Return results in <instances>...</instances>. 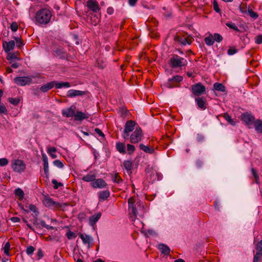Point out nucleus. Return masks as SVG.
Masks as SVG:
<instances>
[{
	"mask_svg": "<svg viewBox=\"0 0 262 262\" xmlns=\"http://www.w3.org/2000/svg\"><path fill=\"white\" fill-rule=\"evenodd\" d=\"M52 12L47 9H42L39 10L35 16L36 21L40 24H47L49 23Z\"/></svg>",
	"mask_w": 262,
	"mask_h": 262,
	"instance_id": "nucleus-1",
	"label": "nucleus"
},
{
	"mask_svg": "<svg viewBox=\"0 0 262 262\" xmlns=\"http://www.w3.org/2000/svg\"><path fill=\"white\" fill-rule=\"evenodd\" d=\"M71 86L70 83L68 82H58L56 81H52L45 84L42 85L39 89L40 91L43 93H46L51 90L54 87L56 89H61L62 87L69 88Z\"/></svg>",
	"mask_w": 262,
	"mask_h": 262,
	"instance_id": "nucleus-2",
	"label": "nucleus"
},
{
	"mask_svg": "<svg viewBox=\"0 0 262 262\" xmlns=\"http://www.w3.org/2000/svg\"><path fill=\"white\" fill-rule=\"evenodd\" d=\"M187 61L178 55L173 54L169 60V64L172 68L182 67L186 65Z\"/></svg>",
	"mask_w": 262,
	"mask_h": 262,
	"instance_id": "nucleus-3",
	"label": "nucleus"
},
{
	"mask_svg": "<svg viewBox=\"0 0 262 262\" xmlns=\"http://www.w3.org/2000/svg\"><path fill=\"white\" fill-rule=\"evenodd\" d=\"M136 125L135 121L130 120L126 122L122 136L124 140L129 139V133L134 130Z\"/></svg>",
	"mask_w": 262,
	"mask_h": 262,
	"instance_id": "nucleus-4",
	"label": "nucleus"
},
{
	"mask_svg": "<svg viewBox=\"0 0 262 262\" xmlns=\"http://www.w3.org/2000/svg\"><path fill=\"white\" fill-rule=\"evenodd\" d=\"M128 210L130 213L134 217H136L138 212L139 207L140 208V205L139 202L136 203L135 199L133 197L130 198L128 200Z\"/></svg>",
	"mask_w": 262,
	"mask_h": 262,
	"instance_id": "nucleus-5",
	"label": "nucleus"
},
{
	"mask_svg": "<svg viewBox=\"0 0 262 262\" xmlns=\"http://www.w3.org/2000/svg\"><path fill=\"white\" fill-rule=\"evenodd\" d=\"M142 136L143 133L141 127H137L129 136V141L133 144L137 143L141 141Z\"/></svg>",
	"mask_w": 262,
	"mask_h": 262,
	"instance_id": "nucleus-6",
	"label": "nucleus"
},
{
	"mask_svg": "<svg viewBox=\"0 0 262 262\" xmlns=\"http://www.w3.org/2000/svg\"><path fill=\"white\" fill-rule=\"evenodd\" d=\"M223 40V37L220 34H209V36L204 39L205 43L208 46H212L215 41L220 42Z\"/></svg>",
	"mask_w": 262,
	"mask_h": 262,
	"instance_id": "nucleus-7",
	"label": "nucleus"
},
{
	"mask_svg": "<svg viewBox=\"0 0 262 262\" xmlns=\"http://www.w3.org/2000/svg\"><path fill=\"white\" fill-rule=\"evenodd\" d=\"M192 93L195 96H200L206 92V88L201 82L197 83L191 86Z\"/></svg>",
	"mask_w": 262,
	"mask_h": 262,
	"instance_id": "nucleus-8",
	"label": "nucleus"
},
{
	"mask_svg": "<svg viewBox=\"0 0 262 262\" xmlns=\"http://www.w3.org/2000/svg\"><path fill=\"white\" fill-rule=\"evenodd\" d=\"M187 34H186V35H178L176 34L174 36V39L176 41L183 46L187 44L190 45L192 42L191 37L190 35L186 36Z\"/></svg>",
	"mask_w": 262,
	"mask_h": 262,
	"instance_id": "nucleus-9",
	"label": "nucleus"
},
{
	"mask_svg": "<svg viewBox=\"0 0 262 262\" xmlns=\"http://www.w3.org/2000/svg\"><path fill=\"white\" fill-rule=\"evenodd\" d=\"M14 82L20 86L30 85L32 83L31 77L28 76H18L14 79Z\"/></svg>",
	"mask_w": 262,
	"mask_h": 262,
	"instance_id": "nucleus-10",
	"label": "nucleus"
},
{
	"mask_svg": "<svg viewBox=\"0 0 262 262\" xmlns=\"http://www.w3.org/2000/svg\"><path fill=\"white\" fill-rule=\"evenodd\" d=\"M12 167L14 171L20 173L25 170L26 164L23 160L17 159L12 162Z\"/></svg>",
	"mask_w": 262,
	"mask_h": 262,
	"instance_id": "nucleus-11",
	"label": "nucleus"
},
{
	"mask_svg": "<svg viewBox=\"0 0 262 262\" xmlns=\"http://www.w3.org/2000/svg\"><path fill=\"white\" fill-rule=\"evenodd\" d=\"M43 204L45 205V206L52 208L53 209H59L61 207V205L59 203L57 202L53 201V200L48 197L45 198L42 201Z\"/></svg>",
	"mask_w": 262,
	"mask_h": 262,
	"instance_id": "nucleus-12",
	"label": "nucleus"
},
{
	"mask_svg": "<svg viewBox=\"0 0 262 262\" xmlns=\"http://www.w3.org/2000/svg\"><path fill=\"white\" fill-rule=\"evenodd\" d=\"M241 119L247 125L249 126V128H251L250 126L252 125L254 122L255 117L251 114L246 113L242 114Z\"/></svg>",
	"mask_w": 262,
	"mask_h": 262,
	"instance_id": "nucleus-13",
	"label": "nucleus"
},
{
	"mask_svg": "<svg viewBox=\"0 0 262 262\" xmlns=\"http://www.w3.org/2000/svg\"><path fill=\"white\" fill-rule=\"evenodd\" d=\"M183 77L180 75L173 76L172 78L169 79L166 83V86L168 88H173L178 86L177 84L182 81Z\"/></svg>",
	"mask_w": 262,
	"mask_h": 262,
	"instance_id": "nucleus-14",
	"label": "nucleus"
},
{
	"mask_svg": "<svg viewBox=\"0 0 262 262\" xmlns=\"http://www.w3.org/2000/svg\"><path fill=\"white\" fill-rule=\"evenodd\" d=\"M75 108L76 107L74 105H72L70 107L62 110L61 111L62 115L67 118L74 117Z\"/></svg>",
	"mask_w": 262,
	"mask_h": 262,
	"instance_id": "nucleus-15",
	"label": "nucleus"
},
{
	"mask_svg": "<svg viewBox=\"0 0 262 262\" xmlns=\"http://www.w3.org/2000/svg\"><path fill=\"white\" fill-rule=\"evenodd\" d=\"M86 4L88 8L93 12L96 13L100 9L98 2L96 1L88 0Z\"/></svg>",
	"mask_w": 262,
	"mask_h": 262,
	"instance_id": "nucleus-16",
	"label": "nucleus"
},
{
	"mask_svg": "<svg viewBox=\"0 0 262 262\" xmlns=\"http://www.w3.org/2000/svg\"><path fill=\"white\" fill-rule=\"evenodd\" d=\"M90 115L88 113H83L80 111H77L74 115V120L81 121L84 119H88Z\"/></svg>",
	"mask_w": 262,
	"mask_h": 262,
	"instance_id": "nucleus-17",
	"label": "nucleus"
},
{
	"mask_svg": "<svg viewBox=\"0 0 262 262\" xmlns=\"http://www.w3.org/2000/svg\"><path fill=\"white\" fill-rule=\"evenodd\" d=\"M79 237L81 239L84 244H87L88 245L89 248L92 247V244L93 243V239L91 236L88 234L80 233L79 234Z\"/></svg>",
	"mask_w": 262,
	"mask_h": 262,
	"instance_id": "nucleus-18",
	"label": "nucleus"
},
{
	"mask_svg": "<svg viewBox=\"0 0 262 262\" xmlns=\"http://www.w3.org/2000/svg\"><path fill=\"white\" fill-rule=\"evenodd\" d=\"M92 186L93 188H102L107 186V183L102 179H95L94 181L91 183Z\"/></svg>",
	"mask_w": 262,
	"mask_h": 262,
	"instance_id": "nucleus-19",
	"label": "nucleus"
},
{
	"mask_svg": "<svg viewBox=\"0 0 262 262\" xmlns=\"http://www.w3.org/2000/svg\"><path fill=\"white\" fill-rule=\"evenodd\" d=\"M84 94V91L72 89L67 92V96L69 98H73L76 96H83Z\"/></svg>",
	"mask_w": 262,
	"mask_h": 262,
	"instance_id": "nucleus-20",
	"label": "nucleus"
},
{
	"mask_svg": "<svg viewBox=\"0 0 262 262\" xmlns=\"http://www.w3.org/2000/svg\"><path fill=\"white\" fill-rule=\"evenodd\" d=\"M15 46V42L14 40H11L8 42L4 41L3 42V48L5 52L7 53H9L13 50Z\"/></svg>",
	"mask_w": 262,
	"mask_h": 262,
	"instance_id": "nucleus-21",
	"label": "nucleus"
},
{
	"mask_svg": "<svg viewBox=\"0 0 262 262\" xmlns=\"http://www.w3.org/2000/svg\"><path fill=\"white\" fill-rule=\"evenodd\" d=\"M42 161L43 165L44 172L46 174V177L48 178L49 176V169L48 157L45 154L42 155Z\"/></svg>",
	"mask_w": 262,
	"mask_h": 262,
	"instance_id": "nucleus-22",
	"label": "nucleus"
},
{
	"mask_svg": "<svg viewBox=\"0 0 262 262\" xmlns=\"http://www.w3.org/2000/svg\"><path fill=\"white\" fill-rule=\"evenodd\" d=\"M195 101L199 108L203 110H205L206 108V102L202 97H198L195 98Z\"/></svg>",
	"mask_w": 262,
	"mask_h": 262,
	"instance_id": "nucleus-23",
	"label": "nucleus"
},
{
	"mask_svg": "<svg viewBox=\"0 0 262 262\" xmlns=\"http://www.w3.org/2000/svg\"><path fill=\"white\" fill-rule=\"evenodd\" d=\"M101 216V213L99 212L97 214H94L89 217V224L91 226H94L97 222L100 219Z\"/></svg>",
	"mask_w": 262,
	"mask_h": 262,
	"instance_id": "nucleus-24",
	"label": "nucleus"
},
{
	"mask_svg": "<svg viewBox=\"0 0 262 262\" xmlns=\"http://www.w3.org/2000/svg\"><path fill=\"white\" fill-rule=\"evenodd\" d=\"M98 194L100 202L106 200L110 195V192L108 190L101 191Z\"/></svg>",
	"mask_w": 262,
	"mask_h": 262,
	"instance_id": "nucleus-25",
	"label": "nucleus"
},
{
	"mask_svg": "<svg viewBox=\"0 0 262 262\" xmlns=\"http://www.w3.org/2000/svg\"><path fill=\"white\" fill-rule=\"evenodd\" d=\"M158 249L161 251L162 254L165 255H168L170 253L169 248L166 245L163 244H160L158 245Z\"/></svg>",
	"mask_w": 262,
	"mask_h": 262,
	"instance_id": "nucleus-26",
	"label": "nucleus"
},
{
	"mask_svg": "<svg viewBox=\"0 0 262 262\" xmlns=\"http://www.w3.org/2000/svg\"><path fill=\"white\" fill-rule=\"evenodd\" d=\"M139 147L141 150H142L146 153H148L150 154H155V150L154 148L151 146H148L144 145L143 144H140L139 145Z\"/></svg>",
	"mask_w": 262,
	"mask_h": 262,
	"instance_id": "nucleus-27",
	"label": "nucleus"
},
{
	"mask_svg": "<svg viewBox=\"0 0 262 262\" xmlns=\"http://www.w3.org/2000/svg\"><path fill=\"white\" fill-rule=\"evenodd\" d=\"M19 53L18 52H15L13 53L9 52L7 53V59L8 60L12 59H17L20 60V57H19Z\"/></svg>",
	"mask_w": 262,
	"mask_h": 262,
	"instance_id": "nucleus-28",
	"label": "nucleus"
},
{
	"mask_svg": "<svg viewBox=\"0 0 262 262\" xmlns=\"http://www.w3.org/2000/svg\"><path fill=\"white\" fill-rule=\"evenodd\" d=\"M123 167L129 173L132 172L133 163L131 161L126 160L123 162Z\"/></svg>",
	"mask_w": 262,
	"mask_h": 262,
	"instance_id": "nucleus-29",
	"label": "nucleus"
},
{
	"mask_svg": "<svg viewBox=\"0 0 262 262\" xmlns=\"http://www.w3.org/2000/svg\"><path fill=\"white\" fill-rule=\"evenodd\" d=\"M55 55L59 58L64 59L67 57L65 51L62 49H57L55 51Z\"/></svg>",
	"mask_w": 262,
	"mask_h": 262,
	"instance_id": "nucleus-30",
	"label": "nucleus"
},
{
	"mask_svg": "<svg viewBox=\"0 0 262 262\" xmlns=\"http://www.w3.org/2000/svg\"><path fill=\"white\" fill-rule=\"evenodd\" d=\"M116 149L121 154H125L126 153L125 145L123 143L118 142L116 143Z\"/></svg>",
	"mask_w": 262,
	"mask_h": 262,
	"instance_id": "nucleus-31",
	"label": "nucleus"
},
{
	"mask_svg": "<svg viewBox=\"0 0 262 262\" xmlns=\"http://www.w3.org/2000/svg\"><path fill=\"white\" fill-rule=\"evenodd\" d=\"M254 123L255 129L258 133H262V121L261 120H257L253 122Z\"/></svg>",
	"mask_w": 262,
	"mask_h": 262,
	"instance_id": "nucleus-32",
	"label": "nucleus"
},
{
	"mask_svg": "<svg viewBox=\"0 0 262 262\" xmlns=\"http://www.w3.org/2000/svg\"><path fill=\"white\" fill-rule=\"evenodd\" d=\"M213 88L215 90L224 92L226 91L225 86L221 83L215 82L213 84Z\"/></svg>",
	"mask_w": 262,
	"mask_h": 262,
	"instance_id": "nucleus-33",
	"label": "nucleus"
},
{
	"mask_svg": "<svg viewBox=\"0 0 262 262\" xmlns=\"http://www.w3.org/2000/svg\"><path fill=\"white\" fill-rule=\"evenodd\" d=\"M96 176L95 174H88L82 178V180L86 182H94Z\"/></svg>",
	"mask_w": 262,
	"mask_h": 262,
	"instance_id": "nucleus-34",
	"label": "nucleus"
},
{
	"mask_svg": "<svg viewBox=\"0 0 262 262\" xmlns=\"http://www.w3.org/2000/svg\"><path fill=\"white\" fill-rule=\"evenodd\" d=\"M14 193L16 196H18L19 200H22L24 197V193L21 189L18 188L14 191Z\"/></svg>",
	"mask_w": 262,
	"mask_h": 262,
	"instance_id": "nucleus-35",
	"label": "nucleus"
},
{
	"mask_svg": "<svg viewBox=\"0 0 262 262\" xmlns=\"http://www.w3.org/2000/svg\"><path fill=\"white\" fill-rule=\"evenodd\" d=\"M251 171L252 174L254 178L255 182L257 184H259L260 183L259 176H258L256 169L254 168H252L251 169Z\"/></svg>",
	"mask_w": 262,
	"mask_h": 262,
	"instance_id": "nucleus-36",
	"label": "nucleus"
},
{
	"mask_svg": "<svg viewBox=\"0 0 262 262\" xmlns=\"http://www.w3.org/2000/svg\"><path fill=\"white\" fill-rule=\"evenodd\" d=\"M224 119L228 121V122L233 126L235 125V122L234 121L231 116L227 113H225L223 116Z\"/></svg>",
	"mask_w": 262,
	"mask_h": 262,
	"instance_id": "nucleus-37",
	"label": "nucleus"
},
{
	"mask_svg": "<svg viewBox=\"0 0 262 262\" xmlns=\"http://www.w3.org/2000/svg\"><path fill=\"white\" fill-rule=\"evenodd\" d=\"M113 181L114 182L119 184L122 182L123 180L118 173H116L113 177Z\"/></svg>",
	"mask_w": 262,
	"mask_h": 262,
	"instance_id": "nucleus-38",
	"label": "nucleus"
},
{
	"mask_svg": "<svg viewBox=\"0 0 262 262\" xmlns=\"http://www.w3.org/2000/svg\"><path fill=\"white\" fill-rule=\"evenodd\" d=\"M8 100L14 105H17L20 102V99L18 98H9Z\"/></svg>",
	"mask_w": 262,
	"mask_h": 262,
	"instance_id": "nucleus-39",
	"label": "nucleus"
},
{
	"mask_svg": "<svg viewBox=\"0 0 262 262\" xmlns=\"http://www.w3.org/2000/svg\"><path fill=\"white\" fill-rule=\"evenodd\" d=\"M14 39L16 41V47L18 48H21L24 45L22 39L18 37H14Z\"/></svg>",
	"mask_w": 262,
	"mask_h": 262,
	"instance_id": "nucleus-40",
	"label": "nucleus"
},
{
	"mask_svg": "<svg viewBox=\"0 0 262 262\" xmlns=\"http://www.w3.org/2000/svg\"><path fill=\"white\" fill-rule=\"evenodd\" d=\"M135 146L132 144H127V151L128 155H132L135 151Z\"/></svg>",
	"mask_w": 262,
	"mask_h": 262,
	"instance_id": "nucleus-41",
	"label": "nucleus"
},
{
	"mask_svg": "<svg viewBox=\"0 0 262 262\" xmlns=\"http://www.w3.org/2000/svg\"><path fill=\"white\" fill-rule=\"evenodd\" d=\"M262 260V253H256L253 257V262H259Z\"/></svg>",
	"mask_w": 262,
	"mask_h": 262,
	"instance_id": "nucleus-42",
	"label": "nucleus"
},
{
	"mask_svg": "<svg viewBox=\"0 0 262 262\" xmlns=\"http://www.w3.org/2000/svg\"><path fill=\"white\" fill-rule=\"evenodd\" d=\"M248 11L251 18L255 19L258 17V14L256 12H254L251 8H248Z\"/></svg>",
	"mask_w": 262,
	"mask_h": 262,
	"instance_id": "nucleus-43",
	"label": "nucleus"
},
{
	"mask_svg": "<svg viewBox=\"0 0 262 262\" xmlns=\"http://www.w3.org/2000/svg\"><path fill=\"white\" fill-rule=\"evenodd\" d=\"M35 250V249L33 246H29L27 247V248L26 250V252L28 255L30 256L33 253Z\"/></svg>",
	"mask_w": 262,
	"mask_h": 262,
	"instance_id": "nucleus-44",
	"label": "nucleus"
},
{
	"mask_svg": "<svg viewBox=\"0 0 262 262\" xmlns=\"http://www.w3.org/2000/svg\"><path fill=\"white\" fill-rule=\"evenodd\" d=\"M29 209L30 211L33 212L35 214L36 216L38 215V214H39L38 209L34 205L30 204L29 205Z\"/></svg>",
	"mask_w": 262,
	"mask_h": 262,
	"instance_id": "nucleus-45",
	"label": "nucleus"
},
{
	"mask_svg": "<svg viewBox=\"0 0 262 262\" xmlns=\"http://www.w3.org/2000/svg\"><path fill=\"white\" fill-rule=\"evenodd\" d=\"M256 253H262V239L259 241L256 245Z\"/></svg>",
	"mask_w": 262,
	"mask_h": 262,
	"instance_id": "nucleus-46",
	"label": "nucleus"
},
{
	"mask_svg": "<svg viewBox=\"0 0 262 262\" xmlns=\"http://www.w3.org/2000/svg\"><path fill=\"white\" fill-rule=\"evenodd\" d=\"M10 248V244L9 242H7L3 248L4 253L8 255L9 254V250Z\"/></svg>",
	"mask_w": 262,
	"mask_h": 262,
	"instance_id": "nucleus-47",
	"label": "nucleus"
},
{
	"mask_svg": "<svg viewBox=\"0 0 262 262\" xmlns=\"http://www.w3.org/2000/svg\"><path fill=\"white\" fill-rule=\"evenodd\" d=\"M226 26H228L230 29H233L234 31H238V28L236 26L235 24L232 22H229L226 24Z\"/></svg>",
	"mask_w": 262,
	"mask_h": 262,
	"instance_id": "nucleus-48",
	"label": "nucleus"
},
{
	"mask_svg": "<svg viewBox=\"0 0 262 262\" xmlns=\"http://www.w3.org/2000/svg\"><path fill=\"white\" fill-rule=\"evenodd\" d=\"M66 235H67V238L69 239H71L74 238L76 237V234L74 232H73L70 230H69L67 232Z\"/></svg>",
	"mask_w": 262,
	"mask_h": 262,
	"instance_id": "nucleus-49",
	"label": "nucleus"
},
{
	"mask_svg": "<svg viewBox=\"0 0 262 262\" xmlns=\"http://www.w3.org/2000/svg\"><path fill=\"white\" fill-rule=\"evenodd\" d=\"M52 183L54 184L53 187L54 189H58L59 186H62L63 184L60 182H58L56 180L53 179Z\"/></svg>",
	"mask_w": 262,
	"mask_h": 262,
	"instance_id": "nucleus-50",
	"label": "nucleus"
},
{
	"mask_svg": "<svg viewBox=\"0 0 262 262\" xmlns=\"http://www.w3.org/2000/svg\"><path fill=\"white\" fill-rule=\"evenodd\" d=\"M53 164L55 166H56L59 168H62L64 166L63 163L61 161H60L59 160H56L54 161Z\"/></svg>",
	"mask_w": 262,
	"mask_h": 262,
	"instance_id": "nucleus-51",
	"label": "nucleus"
},
{
	"mask_svg": "<svg viewBox=\"0 0 262 262\" xmlns=\"http://www.w3.org/2000/svg\"><path fill=\"white\" fill-rule=\"evenodd\" d=\"M196 140L198 142L202 143L205 140V137L201 134H198L196 136Z\"/></svg>",
	"mask_w": 262,
	"mask_h": 262,
	"instance_id": "nucleus-52",
	"label": "nucleus"
},
{
	"mask_svg": "<svg viewBox=\"0 0 262 262\" xmlns=\"http://www.w3.org/2000/svg\"><path fill=\"white\" fill-rule=\"evenodd\" d=\"M8 113L7 110L3 103H0V113L7 114Z\"/></svg>",
	"mask_w": 262,
	"mask_h": 262,
	"instance_id": "nucleus-53",
	"label": "nucleus"
},
{
	"mask_svg": "<svg viewBox=\"0 0 262 262\" xmlns=\"http://www.w3.org/2000/svg\"><path fill=\"white\" fill-rule=\"evenodd\" d=\"M237 52V50L235 48H231L228 50V54L229 55H233Z\"/></svg>",
	"mask_w": 262,
	"mask_h": 262,
	"instance_id": "nucleus-54",
	"label": "nucleus"
},
{
	"mask_svg": "<svg viewBox=\"0 0 262 262\" xmlns=\"http://www.w3.org/2000/svg\"><path fill=\"white\" fill-rule=\"evenodd\" d=\"M255 42L258 45H260L262 43V34H259L255 37Z\"/></svg>",
	"mask_w": 262,
	"mask_h": 262,
	"instance_id": "nucleus-55",
	"label": "nucleus"
},
{
	"mask_svg": "<svg viewBox=\"0 0 262 262\" xmlns=\"http://www.w3.org/2000/svg\"><path fill=\"white\" fill-rule=\"evenodd\" d=\"M10 28L12 32H16L18 29V25L17 23H12L10 25Z\"/></svg>",
	"mask_w": 262,
	"mask_h": 262,
	"instance_id": "nucleus-56",
	"label": "nucleus"
},
{
	"mask_svg": "<svg viewBox=\"0 0 262 262\" xmlns=\"http://www.w3.org/2000/svg\"><path fill=\"white\" fill-rule=\"evenodd\" d=\"M8 163V160L6 158L0 159V166H5Z\"/></svg>",
	"mask_w": 262,
	"mask_h": 262,
	"instance_id": "nucleus-57",
	"label": "nucleus"
},
{
	"mask_svg": "<svg viewBox=\"0 0 262 262\" xmlns=\"http://www.w3.org/2000/svg\"><path fill=\"white\" fill-rule=\"evenodd\" d=\"M40 225L42 227H45L48 229H52L53 228L52 226H49L46 224V222L44 221H41L40 222Z\"/></svg>",
	"mask_w": 262,
	"mask_h": 262,
	"instance_id": "nucleus-58",
	"label": "nucleus"
},
{
	"mask_svg": "<svg viewBox=\"0 0 262 262\" xmlns=\"http://www.w3.org/2000/svg\"><path fill=\"white\" fill-rule=\"evenodd\" d=\"M213 9L217 13H219L220 12V9L219 8L218 4L217 2L215 0L213 1Z\"/></svg>",
	"mask_w": 262,
	"mask_h": 262,
	"instance_id": "nucleus-59",
	"label": "nucleus"
},
{
	"mask_svg": "<svg viewBox=\"0 0 262 262\" xmlns=\"http://www.w3.org/2000/svg\"><path fill=\"white\" fill-rule=\"evenodd\" d=\"M37 259L39 260L43 257V253L41 249H39L37 252Z\"/></svg>",
	"mask_w": 262,
	"mask_h": 262,
	"instance_id": "nucleus-60",
	"label": "nucleus"
},
{
	"mask_svg": "<svg viewBox=\"0 0 262 262\" xmlns=\"http://www.w3.org/2000/svg\"><path fill=\"white\" fill-rule=\"evenodd\" d=\"M95 132L100 137H104V134L103 133V132L101 131V129H100L98 128H96L95 129Z\"/></svg>",
	"mask_w": 262,
	"mask_h": 262,
	"instance_id": "nucleus-61",
	"label": "nucleus"
},
{
	"mask_svg": "<svg viewBox=\"0 0 262 262\" xmlns=\"http://www.w3.org/2000/svg\"><path fill=\"white\" fill-rule=\"evenodd\" d=\"M196 166L198 168H201L203 165V162L201 160H197L195 162Z\"/></svg>",
	"mask_w": 262,
	"mask_h": 262,
	"instance_id": "nucleus-62",
	"label": "nucleus"
},
{
	"mask_svg": "<svg viewBox=\"0 0 262 262\" xmlns=\"http://www.w3.org/2000/svg\"><path fill=\"white\" fill-rule=\"evenodd\" d=\"M56 151V149L54 147H51L48 148V153L49 154H53V152H55Z\"/></svg>",
	"mask_w": 262,
	"mask_h": 262,
	"instance_id": "nucleus-63",
	"label": "nucleus"
},
{
	"mask_svg": "<svg viewBox=\"0 0 262 262\" xmlns=\"http://www.w3.org/2000/svg\"><path fill=\"white\" fill-rule=\"evenodd\" d=\"M138 0H128V3L130 6H135L137 3Z\"/></svg>",
	"mask_w": 262,
	"mask_h": 262,
	"instance_id": "nucleus-64",
	"label": "nucleus"
}]
</instances>
